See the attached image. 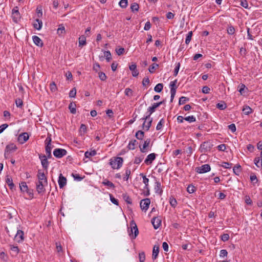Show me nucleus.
Returning a JSON list of instances; mask_svg holds the SVG:
<instances>
[{"label": "nucleus", "mask_w": 262, "mask_h": 262, "mask_svg": "<svg viewBox=\"0 0 262 262\" xmlns=\"http://www.w3.org/2000/svg\"><path fill=\"white\" fill-rule=\"evenodd\" d=\"M128 235L132 239H135L139 234L138 229L134 221L130 223V227L128 228Z\"/></svg>", "instance_id": "1"}, {"label": "nucleus", "mask_w": 262, "mask_h": 262, "mask_svg": "<svg viewBox=\"0 0 262 262\" xmlns=\"http://www.w3.org/2000/svg\"><path fill=\"white\" fill-rule=\"evenodd\" d=\"M123 159L121 157H117L110 160V164L113 169H119L122 166Z\"/></svg>", "instance_id": "2"}, {"label": "nucleus", "mask_w": 262, "mask_h": 262, "mask_svg": "<svg viewBox=\"0 0 262 262\" xmlns=\"http://www.w3.org/2000/svg\"><path fill=\"white\" fill-rule=\"evenodd\" d=\"M38 182L37 183H41L42 184H48L47 178L45 174L41 169H39L37 174Z\"/></svg>", "instance_id": "3"}, {"label": "nucleus", "mask_w": 262, "mask_h": 262, "mask_svg": "<svg viewBox=\"0 0 262 262\" xmlns=\"http://www.w3.org/2000/svg\"><path fill=\"white\" fill-rule=\"evenodd\" d=\"M17 149V146L14 143H10L7 145L6 147L4 153L5 158H8L9 154L12 151H15Z\"/></svg>", "instance_id": "4"}, {"label": "nucleus", "mask_w": 262, "mask_h": 262, "mask_svg": "<svg viewBox=\"0 0 262 262\" xmlns=\"http://www.w3.org/2000/svg\"><path fill=\"white\" fill-rule=\"evenodd\" d=\"M212 145L210 142L206 141L203 142L200 147V151L201 152L205 153L211 150Z\"/></svg>", "instance_id": "5"}, {"label": "nucleus", "mask_w": 262, "mask_h": 262, "mask_svg": "<svg viewBox=\"0 0 262 262\" xmlns=\"http://www.w3.org/2000/svg\"><path fill=\"white\" fill-rule=\"evenodd\" d=\"M67 154V151L62 148H56L53 151V155L57 158H61Z\"/></svg>", "instance_id": "6"}, {"label": "nucleus", "mask_w": 262, "mask_h": 262, "mask_svg": "<svg viewBox=\"0 0 262 262\" xmlns=\"http://www.w3.org/2000/svg\"><path fill=\"white\" fill-rule=\"evenodd\" d=\"M150 204V200L149 199L146 198L142 200L140 203L141 210L146 212L148 210Z\"/></svg>", "instance_id": "7"}, {"label": "nucleus", "mask_w": 262, "mask_h": 262, "mask_svg": "<svg viewBox=\"0 0 262 262\" xmlns=\"http://www.w3.org/2000/svg\"><path fill=\"white\" fill-rule=\"evenodd\" d=\"M211 170L210 166L209 164H204L200 167H198L195 171L198 173H203L210 171Z\"/></svg>", "instance_id": "8"}, {"label": "nucleus", "mask_w": 262, "mask_h": 262, "mask_svg": "<svg viewBox=\"0 0 262 262\" xmlns=\"http://www.w3.org/2000/svg\"><path fill=\"white\" fill-rule=\"evenodd\" d=\"M39 158L41 161V164L42 166V167L46 169L47 170L49 165V162L48 161V157L43 155H39Z\"/></svg>", "instance_id": "9"}, {"label": "nucleus", "mask_w": 262, "mask_h": 262, "mask_svg": "<svg viewBox=\"0 0 262 262\" xmlns=\"http://www.w3.org/2000/svg\"><path fill=\"white\" fill-rule=\"evenodd\" d=\"M29 138V135L28 133H23L19 135L17 140L20 144L25 143Z\"/></svg>", "instance_id": "10"}, {"label": "nucleus", "mask_w": 262, "mask_h": 262, "mask_svg": "<svg viewBox=\"0 0 262 262\" xmlns=\"http://www.w3.org/2000/svg\"><path fill=\"white\" fill-rule=\"evenodd\" d=\"M15 240L18 243L22 242L24 239V233L21 230H17V233L14 237Z\"/></svg>", "instance_id": "11"}, {"label": "nucleus", "mask_w": 262, "mask_h": 262, "mask_svg": "<svg viewBox=\"0 0 262 262\" xmlns=\"http://www.w3.org/2000/svg\"><path fill=\"white\" fill-rule=\"evenodd\" d=\"M155 191L157 194L161 195L163 193V190L162 189L161 184L160 182L156 181L155 185Z\"/></svg>", "instance_id": "12"}, {"label": "nucleus", "mask_w": 262, "mask_h": 262, "mask_svg": "<svg viewBox=\"0 0 262 262\" xmlns=\"http://www.w3.org/2000/svg\"><path fill=\"white\" fill-rule=\"evenodd\" d=\"M156 154L151 153L148 155L145 159L144 162L146 165L151 164L156 158Z\"/></svg>", "instance_id": "13"}, {"label": "nucleus", "mask_w": 262, "mask_h": 262, "mask_svg": "<svg viewBox=\"0 0 262 262\" xmlns=\"http://www.w3.org/2000/svg\"><path fill=\"white\" fill-rule=\"evenodd\" d=\"M58 182L60 188H62L67 184V179L66 177H63L61 173H60L59 176Z\"/></svg>", "instance_id": "14"}, {"label": "nucleus", "mask_w": 262, "mask_h": 262, "mask_svg": "<svg viewBox=\"0 0 262 262\" xmlns=\"http://www.w3.org/2000/svg\"><path fill=\"white\" fill-rule=\"evenodd\" d=\"M9 247L11 250V255L13 257H16L19 252V249L18 247L13 245H10Z\"/></svg>", "instance_id": "15"}, {"label": "nucleus", "mask_w": 262, "mask_h": 262, "mask_svg": "<svg viewBox=\"0 0 262 262\" xmlns=\"http://www.w3.org/2000/svg\"><path fill=\"white\" fill-rule=\"evenodd\" d=\"M47 185L48 184H42L41 183H36V188L38 193L40 194L44 193L46 191L45 186Z\"/></svg>", "instance_id": "16"}, {"label": "nucleus", "mask_w": 262, "mask_h": 262, "mask_svg": "<svg viewBox=\"0 0 262 262\" xmlns=\"http://www.w3.org/2000/svg\"><path fill=\"white\" fill-rule=\"evenodd\" d=\"M151 223L155 229H158L161 225V220L158 217H154L151 220Z\"/></svg>", "instance_id": "17"}, {"label": "nucleus", "mask_w": 262, "mask_h": 262, "mask_svg": "<svg viewBox=\"0 0 262 262\" xmlns=\"http://www.w3.org/2000/svg\"><path fill=\"white\" fill-rule=\"evenodd\" d=\"M150 142V139H147L144 142V144L142 147L141 145L139 146L140 151L142 152H146L147 151V147L149 146Z\"/></svg>", "instance_id": "18"}, {"label": "nucleus", "mask_w": 262, "mask_h": 262, "mask_svg": "<svg viewBox=\"0 0 262 262\" xmlns=\"http://www.w3.org/2000/svg\"><path fill=\"white\" fill-rule=\"evenodd\" d=\"M34 43L37 46L42 47L43 45L42 40L37 36L34 35L32 37Z\"/></svg>", "instance_id": "19"}, {"label": "nucleus", "mask_w": 262, "mask_h": 262, "mask_svg": "<svg viewBox=\"0 0 262 262\" xmlns=\"http://www.w3.org/2000/svg\"><path fill=\"white\" fill-rule=\"evenodd\" d=\"M159 252V246L155 245L153 247L152 253V259L156 260L158 256Z\"/></svg>", "instance_id": "20"}, {"label": "nucleus", "mask_w": 262, "mask_h": 262, "mask_svg": "<svg viewBox=\"0 0 262 262\" xmlns=\"http://www.w3.org/2000/svg\"><path fill=\"white\" fill-rule=\"evenodd\" d=\"M129 68V70L132 71L133 76L136 77L139 75V72L137 70V66L135 63L130 65Z\"/></svg>", "instance_id": "21"}, {"label": "nucleus", "mask_w": 262, "mask_h": 262, "mask_svg": "<svg viewBox=\"0 0 262 262\" xmlns=\"http://www.w3.org/2000/svg\"><path fill=\"white\" fill-rule=\"evenodd\" d=\"M42 26V22L41 20L37 18L35 19V22L33 24V27L35 29L39 30L41 29Z\"/></svg>", "instance_id": "22"}, {"label": "nucleus", "mask_w": 262, "mask_h": 262, "mask_svg": "<svg viewBox=\"0 0 262 262\" xmlns=\"http://www.w3.org/2000/svg\"><path fill=\"white\" fill-rule=\"evenodd\" d=\"M78 43H79V47H83L85 46L86 43V37L85 35H81L78 39Z\"/></svg>", "instance_id": "23"}, {"label": "nucleus", "mask_w": 262, "mask_h": 262, "mask_svg": "<svg viewBox=\"0 0 262 262\" xmlns=\"http://www.w3.org/2000/svg\"><path fill=\"white\" fill-rule=\"evenodd\" d=\"M6 182L9 186L10 189H13V188L14 187V184L13 183V180L11 177L7 176L6 179Z\"/></svg>", "instance_id": "24"}, {"label": "nucleus", "mask_w": 262, "mask_h": 262, "mask_svg": "<svg viewBox=\"0 0 262 262\" xmlns=\"http://www.w3.org/2000/svg\"><path fill=\"white\" fill-rule=\"evenodd\" d=\"M138 142L136 140H132L129 142L127 147L129 150H134L135 148L136 145L137 144Z\"/></svg>", "instance_id": "25"}, {"label": "nucleus", "mask_w": 262, "mask_h": 262, "mask_svg": "<svg viewBox=\"0 0 262 262\" xmlns=\"http://www.w3.org/2000/svg\"><path fill=\"white\" fill-rule=\"evenodd\" d=\"M233 171L235 175L239 176L242 171L241 165L239 164H236L234 167H233Z\"/></svg>", "instance_id": "26"}, {"label": "nucleus", "mask_w": 262, "mask_h": 262, "mask_svg": "<svg viewBox=\"0 0 262 262\" xmlns=\"http://www.w3.org/2000/svg\"><path fill=\"white\" fill-rule=\"evenodd\" d=\"M159 104L157 102L154 103L151 106L148 107V110L149 114H152L155 112L156 108L159 106Z\"/></svg>", "instance_id": "27"}, {"label": "nucleus", "mask_w": 262, "mask_h": 262, "mask_svg": "<svg viewBox=\"0 0 262 262\" xmlns=\"http://www.w3.org/2000/svg\"><path fill=\"white\" fill-rule=\"evenodd\" d=\"M12 18L14 22L17 23L20 18V15L19 13H12Z\"/></svg>", "instance_id": "28"}, {"label": "nucleus", "mask_w": 262, "mask_h": 262, "mask_svg": "<svg viewBox=\"0 0 262 262\" xmlns=\"http://www.w3.org/2000/svg\"><path fill=\"white\" fill-rule=\"evenodd\" d=\"M53 147V146H46L45 147V151L47 154L46 156L48 158V159L52 158L51 150Z\"/></svg>", "instance_id": "29"}, {"label": "nucleus", "mask_w": 262, "mask_h": 262, "mask_svg": "<svg viewBox=\"0 0 262 262\" xmlns=\"http://www.w3.org/2000/svg\"><path fill=\"white\" fill-rule=\"evenodd\" d=\"M102 184L105 186H107L110 188H114L115 187V185L107 179H104Z\"/></svg>", "instance_id": "30"}, {"label": "nucleus", "mask_w": 262, "mask_h": 262, "mask_svg": "<svg viewBox=\"0 0 262 262\" xmlns=\"http://www.w3.org/2000/svg\"><path fill=\"white\" fill-rule=\"evenodd\" d=\"M76 104L74 102H71L69 105V108L72 114H75L76 113Z\"/></svg>", "instance_id": "31"}, {"label": "nucleus", "mask_w": 262, "mask_h": 262, "mask_svg": "<svg viewBox=\"0 0 262 262\" xmlns=\"http://www.w3.org/2000/svg\"><path fill=\"white\" fill-rule=\"evenodd\" d=\"M254 162L255 165L259 168L262 167V159L259 157H256L254 160Z\"/></svg>", "instance_id": "32"}, {"label": "nucleus", "mask_w": 262, "mask_h": 262, "mask_svg": "<svg viewBox=\"0 0 262 262\" xmlns=\"http://www.w3.org/2000/svg\"><path fill=\"white\" fill-rule=\"evenodd\" d=\"M238 89V91L241 95L244 94L247 90V88L246 87V86L244 84L242 83L239 85Z\"/></svg>", "instance_id": "33"}, {"label": "nucleus", "mask_w": 262, "mask_h": 262, "mask_svg": "<svg viewBox=\"0 0 262 262\" xmlns=\"http://www.w3.org/2000/svg\"><path fill=\"white\" fill-rule=\"evenodd\" d=\"M144 136V132L142 130H138L136 132L135 137L136 138L138 139L142 140L143 139V137Z\"/></svg>", "instance_id": "34"}, {"label": "nucleus", "mask_w": 262, "mask_h": 262, "mask_svg": "<svg viewBox=\"0 0 262 262\" xmlns=\"http://www.w3.org/2000/svg\"><path fill=\"white\" fill-rule=\"evenodd\" d=\"M140 176H142L143 178V183L145 184L144 189H148L149 179L145 176H144L143 173H141Z\"/></svg>", "instance_id": "35"}, {"label": "nucleus", "mask_w": 262, "mask_h": 262, "mask_svg": "<svg viewBox=\"0 0 262 262\" xmlns=\"http://www.w3.org/2000/svg\"><path fill=\"white\" fill-rule=\"evenodd\" d=\"M243 111L244 112V113L245 115H249L250 114L252 113V110L249 106L245 105V106H244V107L243 108Z\"/></svg>", "instance_id": "36"}, {"label": "nucleus", "mask_w": 262, "mask_h": 262, "mask_svg": "<svg viewBox=\"0 0 262 262\" xmlns=\"http://www.w3.org/2000/svg\"><path fill=\"white\" fill-rule=\"evenodd\" d=\"M96 155V151L95 150H93L90 151H87L84 154V156L86 158H89L91 157L94 156Z\"/></svg>", "instance_id": "37"}, {"label": "nucleus", "mask_w": 262, "mask_h": 262, "mask_svg": "<svg viewBox=\"0 0 262 262\" xmlns=\"http://www.w3.org/2000/svg\"><path fill=\"white\" fill-rule=\"evenodd\" d=\"M19 187L21 191L24 192L28 190V186L25 182H21L19 184Z\"/></svg>", "instance_id": "38"}, {"label": "nucleus", "mask_w": 262, "mask_h": 262, "mask_svg": "<svg viewBox=\"0 0 262 262\" xmlns=\"http://www.w3.org/2000/svg\"><path fill=\"white\" fill-rule=\"evenodd\" d=\"M169 203L171 207L175 208L177 205V201L176 199L172 196L169 198Z\"/></svg>", "instance_id": "39"}, {"label": "nucleus", "mask_w": 262, "mask_h": 262, "mask_svg": "<svg viewBox=\"0 0 262 262\" xmlns=\"http://www.w3.org/2000/svg\"><path fill=\"white\" fill-rule=\"evenodd\" d=\"M216 106L220 110H224L227 107V105L224 101H222L221 103H218Z\"/></svg>", "instance_id": "40"}, {"label": "nucleus", "mask_w": 262, "mask_h": 262, "mask_svg": "<svg viewBox=\"0 0 262 262\" xmlns=\"http://www.w3.org/2000/svg\"><path fill=\"white\" fill-rule=\"evenodd\" d=\"M104 56L105 57V59L107 62H110L112 59L111 53L109 51H104Z\"/></svg>", "instance_id": "41"}, {"label": "nucleus", "mask_w": 262, "mask_h": 262, "mask_svg": "<svg viewBox=\"0 0 262 262\" xmlns=\"http://www.w3.org/2000/svg\"><path fill=\"white\" fill-rule=\"evenodd\" d=\"M139 8V5L136 3H133L130 6V9L133 12L138 11Z\"/></svg>", "instance_id": "42"}, {"label": "nucleus", "mask_w": 262, "mask_h": 262, "mask_svg": "<svg viewBox=\"0 0 262 262\" xmlns=\"http://www.w3.org/2000/svg\"><path fill=\"white\" fill-rule=\"evenodd\" d=\"M164 123H165V120L163 118H162L160 120V121L158 122V123L156 126V129L157 130H161L162 128Z\"/></svg>", "instance_id": "43"}, {"label": "nucleus", "mask_w": 262, "mask_h": 262, "mask_svg": "<svg viewBox=\"0 0 262 262\" xmlns=\"http://www.w3.org/2000/svg\"><path fill=\"white\" fill-rule=\"evenodd\" d=\"M130 173H131L130 169L128 167L126 168L125 176L123 178V180L127 181L128 180L129 176L130 175Z\"/></svg>", "instance_id": "44"}, {"label": "nucleus", "mask_w": 262, "mask_h": 262, "mask_svg": "<svg viewBox=\"0 0 262 262\" xmlns=\"http://www.w3.org/2000/svg\"><path fill=\"white\" fill-rule=\"evenodd\" d=\"M189 100V99L188 98H187L186 97H184V96H182L179 99V105L184 104L185 103H186L187 101H188Z\"/></svg>", "instance_id": "45"}, {"label": "nucleus", "mask_w": 262, "mask_h": 262, "mask_svg": "<svg viewBox=\"0 0 262 262\" xmlns=\"http://www.w3.org/2000/svg\"><path fill=\"white\" fill-rule=\"evenodd\" d=\"M163 88V85L162 83H158L154 88V90L156 92L160 93L162 91Z\"/></svg>", "instance_id": "46"}, {"label": "nucleus", "mask_w": 262, "mask_h": 262, "mask_svg": "<svg viewBox=\"0 0 262 262\" xmlns=\"http://www.w3.org/2000/svg\"><path fill=\"white\" fill-rule=\"evenodd\" d=\"M192 36V31L189 32L187 34L186 39H185L186 44L188 45L189 43V42L191 41Z\"/></svg>", "instance_id": "47"}, {"label": "nucleus", "mask_w": 262, "mask_h": 262, "mask_svg": "<svg viewBox=\"0 0 262 262\" xmlns=\"http://www.w3.org/2000/svg\"><path fill=\"white\" fill-rule=\"evenodd\" d=\"M87 130V127L84 124H81L80 127V133L81 135H84Z\"/></svg>", "instance_id": "48"}, {"label": "nucleus", "mask_w": 262, "mask_h": 262, "mask_svg": "<svg viewBox=\"0 0 262 262\" xmlns=\"http://www.w3.org/2000/svg\"><path fill=\"white\" fill-rule=\"evenodd\" d=\"M125 95L128 97H132L133 95V91L130 88H126L124 91Z\"/></svg>", "instance_id": "49"}, {"label": "nucleus", "mask_w": 262, "mask_h": 262, "mask_svg": "<svg viewBox=\"0 0 262 262\" xmlns=\"http://www.w3.org/2000/svg\"><path fill=\"white\" fill-rule=\"evenodd\" d=\"M120 7L122 8H125L128 5L127 0H121L119 3Z\"/></svg>", "instance_id": "50"}, {"label": "nucleus", "mask_w": 262, "mask_h": 262, "mask_svg": "<svg viewBox=\"0 0 262 262\" xmlns=\"http://www.w3.org/2000/svg\"><path fill=\"white\" fill-rule=\"evenodd\" d=\"M52 141L51 139V135H48L47 138L46 139L45 141V143L46 144V146H52L51 144Z\"/></svg>", "instance_id": "51"}, {"label": "nucleus", "mask_w": 262, "mask_h": 262, "mask_svg": "<svg viewBox=\"0 0 262 262\" xmlns=\"http://www.w3.org/2000/svg\"><path fill=\"white\" fill-rule=\"evenodd\" d=\"M158 67L159 64L157 63H153L149 67L148 70L150 73H154L155 72V69Z\"/></svg>", "instance_id": "52"}, {"label": "nucleus", "mask_w": 262, "mask_h": 262, "mask_svg": "<svg viewBox=\"0 0 262 262\" xmlns=\"http://www.w3.org/2000/svg\"><path fill=\"white\" fill-rule=\"evenodd\" d=\"M15 104L17 107L21 108L23 106V101L20 98L15 99Z\"/></svg>", "instance_id": "53"}, {"label": "nucleus", "mask_w": 262, "mask_h": 262, "mask_svg": "<svg viewBox=\"0 0 262 262\" xmlns=\"http://www.w3.org/2000/svg\"><path fill=\"white\" fill-rule=\"evenodd\" d=\"M148 120V121L147 123V124H145V125L144 127L142 126L143 128H145V130L146 131L148 130L151 126V123L152 122V118H150V119H149V120Z\"/></svg>", "instance_id": "54"}, {"label": "nucleus", "mask_w": 262, "mask_h": 262, "mask_svg": "<svg viewBox=\"0 0 262 262\" xmlns=\"http://www.w3.org/2000/svg\"><path fill=\"white\" fill-rule=\"evenodd\" d=\"M227 33L229 35L234 34L235 33V31L234 28L232 26H229L227 28Z\"/></svg>", "instance_id": "55"}, {"label": "nucleus", "mask_w": 262, "mask_h": 262, "mask_svg": "<svg viewBox=\"0 0 262 262\" xmlns=\"http://www.w3.org/2000/svg\"><path fill=\"white\" fill-rule=\"evenodd\" d=\"M232 165V163H231L224 162L222 163V164L221 165V166L226 169H230L231 168Z\"/></svg>", "instance_id": "56"}, {"label": "nucleus", "mask_w": 262, "mask_h": 262, "mask_svg": "<svg viewBox=\"0 0 262 262\" xmlns=\"http://www.w3.org/2000/svg\"><path fill=\"white\" fill-rule=\"evenodd\" d=\"M139 259L140 262H144L145 260V254L144 252H141L139 253Z\"/></svg>", "instance_id": "57"}, {"label": "nucleus", "mask_w": 262, "mask_h": 262, "mask_svg": "<svg viewBox=\"0 0 262 262\" xmlns=\"http://www.w3.org/2000/svg\"><path fill=\"white\" fill-rule=\"evenodd\" d=\"M195 190V187L192 185H189L187 188V191L189 193H193Z\"/></svg>", "instance_id": "58"}, {"label": "nucleus", "mask_w": 262, "mask_h": 262, "mask_svg": "<svg viewBox=\"0 0 262 262\" xmlns=\"http://www.w3.org/2000/svg\"><path fill=\"white\" fill-rule=\"evenodd\" d=\"M184 120L190 122V123L194 122L196 120L195 117H194L193 116H189L185 117Z\"/></svg>", "instance_id": "59"}, {"label": "nucleus", "mask_w": 262, "mask_h": 262, "mask_svg": "<svg viewBox=\"0 0 262 262\" xmlns=\"http://www.w3.org/2000/svg\"><path fill=\"white\" fill-rule=\"evenodd\" d=\"M50 89L51 92H54L57 90V86L55 82H52L50 84Z\"/></svg>", "instance_id": "60"}, {"label": "nucleus", "mask_w": 262, "mask_h": 262, "mask_svg": "<svg viewBox=\"0 0 262 262\" xmlns=\"http://www.w3.org/2000/svg\"><path fill=\"white\" fill-rule=\"evenodd\" d=\"M98 76L100 79L102 81H105L107 78L105 74L102 72H98Z\"/></svg>", "instance_id": "61"}, {"label": "nucleus", "mask_w": 262, "mask_h": 262, "mask_svg": "<svg viewBox=\"0 0 262 262\" xmlns=\"http://www.w3.org/2000/svg\"><path fill=\"white\" fill-rule=\"evenodd\" d=\"M123 199L128 204H132V199L127 194L123 195Z\"/></svg>", "instance_id": "62"}, {"label": "nucleus", "mask_w": 262, "mask_h": 262, "mask_svg": "<svg viewBox=\"0 0 262 262\" xmlns=\"http://www.w3.org/2000/svg\"><path fill=\"white\" fill-rule=\"evenodd\" d=\"M25 192L27 193L29 199H32L33 198L34 194L33 189L28 188V190L26 191Z\"/></svg>", "instance_id": "63"}, {"label": "nucleus", "mask_w": 262, "mask_h": 262, "mask_svg": "<svg viewBox=\"0 0 262 262\" xmlns=\"http://www.w3.org/2000/svg\"><path fill=\"white\" fill-rule=\"evenodd\" d=\"M143 157H136L134 163L136 164H139L143 160Z\"/></svg>", "instance_id": "64"}]
</instances>
